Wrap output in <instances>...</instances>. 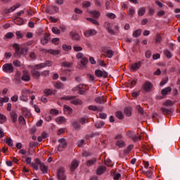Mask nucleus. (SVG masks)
I'll list each match as a JSON object with an SVG mask.
<instances>
[{"mask_svg": "<svg viewBox=\"0 0 180 180\" xmlns=\"http://www.w3.org/2000/svg\"><path fill=\"white\" fill-rule=\"evenodd\" d=\"M13 47L15 50L14 53V57H15V58H20L22 56H26L29 50V47H27L26 44L19 46V44H14Z\"/></svg>", "mask_w": 180, "mask_h": 180, "instance_id": "nucleus-1", "label": "nucleus"}, {"mask_svg": "<svg viewBox=\"0 0 180 180\" xmlns=\"http://www.w3.org/2000/svg\"><path fill=\"white\" fill-rule=\"evenodd\" d=\"M76 58H77V60H80V63L77 64V68L79 70H84V68H86V64H88L89 60L86 57L84 56V53H78L76 55Z\"/></svg>", "mask_w": 180, "mask_h": 180, "instance_id": "nucleus-2", "label": "nucleus"}, {"mask_svg": "<svg viewBox=\"0 0 180 180\" xmlns=\"http://www.w3.org/2000/svg\"><path fill=\"white\" fill-rule=\"evenodd\" d=\"M61 101H70L72 105H82V101L79 98H76L75 96H65L60 98Z\"/></svg>", "mask_w": 180, "mask_h": 180, "instance_id": "nucleus-3", "label": "nucleus"}, {"mask_svg": "<svg viewBox=\"0 0 180 180\" xmlns=\"http://www.w3.org/2000/svg\"><path fill=\"white\" fill-rule=\"evenodd\" d=\"M57 178L58 180H67V176L65 175V169L60 167L57 171Z\"/></svg>", "mask_w": 180, "mask_h": 180, "instance_id": "nucleus-4", "label": "nucleus"}, {"mask_svg": "<svg viewBox=\"0 0 180 180\" xmlns=\"http://www.w3.org/2000/svg\"><path fill=\"white\" fill-rule=\"evenodd\" d=\"M34 161L36 164L40 166L41 171L44 172V174H47V166H46L44 163L41 162V161H40V159L39 158H36Z\"/></svg>", "mask_w": 180, "mask_h": 180, "instance_id": "nucleus-5", "label": "nucleus"}, {"mask_svg": "<svg viewBox=\"0 0 180 180\" xmlns=\"http://www.w3.org/2000/svg\"><path fill=\"white\" fill-rule=\"evenodd\" d=\"M95 75L96 77H98V78H102V77H103V78H108V77H109L108 72L105 70L102 71L101 70H96L95 71Z\"/></svg>", "mask_w": 180, "mask_h": 180, "instance_id": "nucleus-6", "label": "nucleus"}, {"mask_svg": "<svg viewBox=\"0 0 180 180\" xmlns=\"http://www.w3.org/2000/svg\"><path fill=\"white\" fill-rule=\"evenodd\" d=\"M4 72H13V65L12 63H6L2 67Z\"/></svg>", "mask_w": 180, "mask_h": 180, "instance_id": "nucleus-7", "label": "nucleus"}, {"mask_svg": "<svg viewBox=\"0 0 180 180\" xmlns=\"http://www.w3.org/2000/svg\"><path fill=\"white\" fill-rule=\"evenodd\" d=\"M142 89H143L145 92H150V91L153 89L152 83L150 82H146L142 86Z\"/></svg>", "mask_w": 180, "mask_h": 180, "instance_id": "nucleus-8", "label": "nucleus"}, {"mask_svg": "<svg viewBox=\"0 0 180 180\" xmlns=\"http://www.w3.org/2000/svg\"><path fill=\"white\" fill-rule=\"evenodd\" d=\"M105 172H106V167L103 165L98 166L96 170V175H102Z\"/></svg>", "mask_w": 180, "mask_h": 180, "instance_id": "nucleus-9", "label": "nucleus"}, {"mask_svg": "<svg viewBox=\"0 0 180 180\" xmlns=\"http://www.w3.org/2000/svg\"><path fill=\"white\" fill-rule=\"evenodd\" d=\"M49 40H50V34L49 33H45L44 37L41 39V43L43 46H46V44L49 43Z\"/></svg>", "mask_w": 180, "mask_h": 180, "instance_id": "nucleus-10", "label": "nucleus"}, {"mask_svg": "<svg viewBox=\"0 0 180 180\" xmlns=\"http://www.w3.org/2000/svg\"><path fill=\"white\" fill-rule=\"evenodd\" d=\"M86 86L84 84H79L78 86L76 87V91H79V95H84L85 91H86Z\"/></svg>", "mask_w": 180, "mask_h": 180, "instance_id": "nucleus-11", "label": "nucleus"}, {"mask_svg": "<svg viewBox=\"0 0 180 180\" xmlns=\"http://www.w3.org/2000/svg\"><path fill=\"white\" fill-rule=\"evenodd\" d=\"M46 11L47 12V13H54L56 12H58V8L57 6H50L46 8Z\"/></svg>", "mask_w": 180, "mask_h": 180, "instance_id": "nucleus-12", "label": "nucleus"}, {"mask_svg": "<svg viewBox=\"0 0 180 180\" xmlns=\"http://www.w3.org/2000/svg\"><path fill=\"white\" fill-rule=\"evenodd\" d=\"M22 77L21 78V79H22V81H30V75L29 74V72L27 70H23L22 72Z\"/></svg>", "mask_w": 180, "mask_h": 180, "instance_id": "nucleus-13", "label": "nucleus"}, {"mask_svg": "<svg viewBox=\"0 0 180 180\" xmlns=\"http://www.w3.org/2000/svg\"><path fill=\"white\" fill-rule=\"evenodd\" d=\"M31 73L33 77V78H34L35 79H39V78H40V72H39L38 70H36V69H32L31 70Z\"/></svg>", "mask_w": 180, "mask_h": 180, "instance_id": "nucleus-14", "label": "nucleus"}, {"mask_svg": "<svg viewBox=\"0 0 180 180\" xmlns=\"http://www.w3.org/2000/svg\"><path fill=\"white\" fill-rule=\"evenodd\" d=\"M94 102H96V103H106V98L103 96H98L96 98H94Z\"/></svg>", "mask_w": 180, "mask_h": 180, "instance_id": "nucleus-15", "label": "nucleus"}, {"mask_svg": "<svg viewBox=\"0 0 180 180\" xmlns=\"http://www.w3.org/2000/svg\"><path fill=\"white\" fill-rule=\"evenodd\" d=\"M91 16L94 19H99V16H101V12L94 10L91 11Z\"/></svg>", "mask_w": 180, "mask_h": 180, "instance_id": "nucleus-16", "label": "nucleus"}, {"mask_svg": "<svg viewBox=\"0 0 180 180\" xmlns=\"http://www.w3.org/2000/svg\"><path fill=\"white\" fill-rule=\"evenodd\" d=\"M79 165V163L78 162V160H75L72 161L71 167H70V171L74 172L75 169H77V167Z\"/></svg>", "mask_w": 180, "mask_h": 180, "instance_id": "nucleus-17", "label": "nucleus"}, {"mask_svg": "<svg viewBox=\"0 0 180 180\" xmlns=\"http://www.w3.org/2000/svg\"><path fill=\"white\" fill-rule=\"evenodd\" d=\"M70 36H71L72 40H76L77 41H78L79 40V39H81L79 34H78L76 32H72L70 33Z\"/></svg>", "mask_w": 180, "mask_h": 180, "instance_id": "nucleus-18", "label": "nucleus"}, {"mask_svg": "<svg viewBox=\"0 0 180 180\" xmlns=\"http://www.w3.org/2000/svg\"><path fill=\"white\" fill-rule=\"evenodd\" d=\"M19 6H20V4H17L15 6H13L10 8L6 9L5 11V13H11V12H13V11H15V9H18V8H19Z\"/></svg>", "mask_w": 180, "mask_h": 180, "instance_id": "nucleus-19", "label": "nucleus"}, {"mask_svg": "<svg viewBox=\"0 0 180 180\" xmlns=\"http://www.w3.org/2000/svg\"><path fill=\"white\" fill-rule=\"evenodd\" d=\"M160 110L162 113V115H171V113H172V110H169L168 108L162 107L160 108Z\"/></svg>", "mask_w": 180, "mask_h": 180, "instance_id": "nucleus-20", "label": "nucleus"}, {"mask_svg": "<svg viewBox=\"0 0 180 180\" xmlns=\"http://www.w3.org/2000/svg\"><path fill=\"white\" fill-rule=\"evenodd\" d=\"M140 67H141V62L139 61L137 63H135L131 65V70H139Z\"/></svg>", "mask_w": 180, "mask_h": 180, "instance_id": "nucleus-21", "label": "nucleus"}, {"mask_svg": "<svg viewBox=\"0 0 180 180\" xmlns=\"http://www.w3.org/2000/svg\"><path fill=\"white\" fill-rule=\"evenodd\" d=\"M65 122H67V120H65L64 117H58L56 119V122L59 124H63V123H65Z\"/></svg>", "mask_w": 180, "mask_h": 180, "instance_id": "nucleus-22", "label": "nucleus"}, {"mask_svg": "<svg viewBox=\"0 0 180 180\" xmlns=\"http://www.w3.org/2000/svg\"><path fill=\"white\" fill-rule=\"evenodd\" d=\"M73 63L68 61L62 62L61 66L64 67L65 68H71L72 67Z\"/></svg>", "mask_w": 180, "mask_h": 180, "instance_id": "nucleus-23", "label": "nucleus"}, {"mask_svg": "<svg viewBox=\"0 0 180 180\" xmlns=\"http://www.w3.org/2000/svg\"><path fill=\"white\" fill-rule=\"evenodd\" d=\"M176 101H171V100H167L165 103H162L163 106H167V108L169 107V106H174V103Z\"/></svg>", "mask_w": 180, "mask_h": 180, "instance_id": "nucleus-24", "label": "nucleus"}, {"mask_svg": "<svg viewBox=\"0 0 180 180\" xmlns=\"http://www.w3.org/2000/svg\"><path fill=\"white\" fill-rule=\"evenodd\" d=\"M11 118L13 123H16V122H18V114L15 112H11Z\"/></svg>", "mask_w": 180, "mask_h": 180, "instance_id": "nucleus-25", "label": "nucleus"}, {"mask_svg": "<svg viewBox=\"0 0 180 180\" xmlns=\"http://www.w3.org/2000/svg\"><path fill=\"white\" fill-rule=\"evenodd\" d=\"M56 89H64V84L61 82H58L54 84Z\"/></svg>", "mask_w": 180, "mask_h": 180, "instance_id": "nucleus-26", "label": "nucleus"}, {"mask_svg": "<svg viewBox=\"0 0 180 180\" xmlns=\"http://www.w3.org/2000/svg\"><path fill=\"white\" fill-rule=\"evenodd\" d=\"M46 51L49 53V54H52V56H58V54H60V50L49 49Z\"/></svg>", "mask_w": 180, "mask_h": 180, "instance_id": "nucleus-27", "label": "nucleus"}, {"mask_svg": "<svg viewBox=\"0 0 180 180\" xmlns=\"http://www.w3.org/2000/svg\"><path fill=\"white\" fill-rule=\"evenodd\" d=\"M115 146H117V147H120V148H122L126 146V143H124V141H123L122 140H118L115 143Z\"/></svg>", "mask_w": 180, "mask_h": 180, "instance_id": "nucleus-28", "label": "nucleus"}, {"mask_svg": "<svg viewBox=\"0 0 180 180\" xmlns=\"http://www.w3.org/2000/svg\"><path fill=\"white\" fill-rule=\"evenodd\" d=\"M172 89L170 86L166 87L161 91L162 95H168L169 92H171Z\"/></svg>", "mask_w": 180, "mask_h": 180, "instance_id": "nucleus-29", "label": "nucleus"}, {"mask_svg": "<svg viewBox=\"0 0 180 180\" xmlns=\"http://www.w3.org/2000/svg\"><path fill=\"white\" fill-rule=\"evenodd\" d=\"M146 14V7H141L138 11L139 16H144Z\"/></svg>", "mask_w": 180, "mask_h": 180, "instance_id": "nucleus-30", "label": "nucleus"}, {"mask_svg": "<svg viewBox=\"0 0 180 180\" xmlns=\"http://www.w3.org/2000/svg\"><path fill=\"white\" fill-rule=\"evenodd\" d=\"M68 143H60L58 146V151H63L64 148H67Z\"/></svg>", "mask_w": 180, "mask_h": 180, "instance_id": "nucleus-31", "label": "nucleus"}, {"mask_svg": "<svg viewBox=\"0 0 180 180\" xmlns=\"http://www.w3.org/2000/svg\"><path fill=\"white\" fill-rule=\"evenodd\" d=\"M141 29L136 30L132 34L133 37H139V36H141Z\"/></svg>", "mask_w": 180, "mask_h": 180, "instance_id": "nucleus-32", "label": "nucleus"}, {"mask_svg": "<svg viewBox=\"0 0 180 180\" xmlns=\"http://www.w3.org/2000/svg\"><path fill=\"white\" fill-rule=\"evenodd\" d=\"M115 116L119 119L120 120H122L124 119V115H123V112L122 111H117L115 112Z\"/></svg>", "mask_w": 180, "mask_h": 180, "instance_id": "nucleus-33", "label": "nucleus"}, {"mask_svg": "<svg viewBox=\"0 0 180 180\" xmlns=\"http://www.w3.org/2000/svg\"><path fill=\"white\" fill-rule=\"evenodd\" d=\"M131 107H127L124 109V114L126 115V116H131Z\"/></svg>", "mask_w": 180, "mask_h": 180, "instance_id": "nucleus-34", "label": "nucleus"}, {"mask_svg": "<svg viewBox=\"0 0 180 180\" xmlns=\"http://www.w3.org/2000/svg\"><path fill=\"white\" fill-rule=\"evenodd\" d=\"M72 126L75 130H78V129H81V125L77 121H74L72 124Z\"/></svg>", "mask_w": 180, "mask_h": 180, "instance_id": "nucleus-35", "label": "nucleus"}, {"mask_svg": "<svg viewBox=\"0 0 180 180\" xmlns=\"http://www.w3.org/2000/svg\"><path fill=\"white\" fill-rule=\"evenodd\" d=\"M163 53L167 58H171V57H172V53L168 49L164 50Z\"/></svg>", "mask_w": 180, "mask_h": 180, "instance_id": "nucleus-36", "label": "nucleus"}, {"mask_svg": "<svg viewBox=\"0 0 180 180\" xmlns=\"http://www.w3.org/2000/svg\"><path fill=\"white\" fill-rule=\"evenodd\" d=\"M7 103V102H9V98H0V106H4V103Z\"/></svg>", "mask_w": 180, "mask_h": 180, "instance_id": "nucleus-37", "label": "nucleus"}, {"mask_svg": "<svg viewBox=\"0 0 180 180\" xmlns=\"http://www.w3.org/2000/svg\"><path fill=\"white\" fill-rule=\"evenodd\" d=\"M15 23H17V25H23V19L19 17H16L14 20Z\"/></svg>", "mask_w": 180, "mask_h": 180, "instance_id": "nucleus-38", "label": "nucleus"}, {"mask_svg": "<svg viewBox=\"0 0 180 180\" xmlns=\"http://www.w3.org/2000/svg\"><path fill=\"white\" fill-rule=\"evenodd\" d=\"M134 13H136V11H134V8H129V10L127 11V15H128V16H130L131 18L133 17Z\"/></svg>", "mask_w": 180, "mask_h": 180, "instance_id": "nucleus-39", "label": "nucleus"}, {"mask_svg": "<svg viewBox=\"0 0 180 180\" xmlns=\"http://www.w3.org/2000/svg\"><path fill=\"white\" fill-rule=\"evenodd\" d=\"M115 54V51H112V50H108L106 51V56L108 57V58H112V57H113Z\"/></svg>", "mask_w": 180, "mask_h": 180, "instance_id": "nucleus-40", "label": "nucleus"}, {"mask_svg": "<svg viewBox=\"0 0 180 180\" xmlns=\"http://www.w3.org/2000/svg\"><path fill=\"white\" fill-rule=\"evenodd\" d=\"M131 148H133V145H129L126 149L124 150V155H127L130 151H131Z\"/></svg>", "mask_w": 180, "mask_h": 180, "instance_id": "nucleus-41", "label": "nucleus"}, {"mask_svg": "<svg viewBox=\"0 0 180 180\" xmlns=\"http://www.w3.org/2000/svg\"><path fill=\"white\" fill-rule=\"evenodd\" d=\"M41 68H44V63L37 64L33 68V69H35L37 71V70H41Z\"/></svg>", "mask_w": 180, "mask_h": 180, "instance_id": "nucleus-42", "label": "nucleus"}, {"mask_svg": "<svg viewBox=\"0 0 180 180\" xmlns=\"http://www.w3.org/2000/svg\"><path fill=\"white\" fill-rule=\"evenodd\" d=\"M89 6H91V2L86 1L83 2L82 8H84V9H87Z\"/></svg>", "mask_w": 180, "mask_h": 180, "instance_id": "nucleus-43", "label": "nucleus"}, {"mask_svg": "<svg viewBox=\"0 0 180 180\" xmlns=\"http://www.w3.org/2000/svg\"><path fill=\"white\" fill-rule=\"evenodd\" d=\"M155 40V43H161V41H162V37L160 34H156Z\"/></svg>", "mask_w": 180, "mask_h": 180, "instance_id": "nucleus-44", "label": "nucleus"}, {"mask_svg": "<svg viewBox=\"0 0 180 180\" xmlns=\"http://www.w3.org/2000/svg\"><path fill=\"white\" fill-rule=\"evenodd\" d=\"M131 140L134 141V143H137V141H140L141 140V136H136V134L132 136Z\"/></svg>", "mask_w": 180, "mask_h": 180, "instance_id": "nucleus-45", "label": "nucleus"}, {"mask_svg": "<svg viewBox=\"0 0 180 180\" xmlns=\"http://www.w3.org/2000/svg\"><path fill=\"white\" fill-rule=\"evenodd\" d=\"M82 157H84L85 158H88L91 155V152L86 151V150H83L82 153Z\"/></svg>", "mask_w": 180, "mask_h": 180, "instance_id": "nucleus-46", "label": "nucleus"}, {"mask_svg": "<svg viewBox=\"0 0 180 180\" xmlns=\"http://www.w3.org/2000/svg\"><path fill=\"white\" fill-rule=\"evenodd\" d=\"M52 32L53 33H54V34H60V33H61V31L60 30V29L56 27H52Z\"/></svg>", "mask_w": 180, "mask_h": 180, "instance_id": "nucleus-47", "label": "nucleus"}, {"mask_svg": "<svg viewBox=\"0 0 180 180\" xmlns=\"http://www.w3.org/2000/svg\"><path fill=\"white\" fill-rule=\"evenodd\" d=\"M6 122V117L4 115L0 113V123H5Z\"/></svg>", "mask_w": 180, "mask_h": 180, "instance_id": "nucleus-48", "label": "nucleus"}, {"mask_svg": "<svg viewBox=\"0 0 180 180\" xmlns=\"http://www.w3.org/2000/svg\"><path fill=\"white\" fill-rule=\"evenodd\" d=\"M137 84V82L136 80H131L128 83V86L129 88H133Z\"/></svg>", "mask_w": 180, "mask_h": 180, "instance_id": "nucleus-49", "label": "nucleus"}, {"mask_svg": "<svg viewBox=\"0 0 180 180\" xmlns=\"http://www.w3.org/2000/svg\"><path fill=\"white\" fill-rule=\"evenodd\" d=\"M13 65H15V67H22V63H20V61H19L18 60H15L13 62Z\"/></svg>", "mask_w": 180, "mask_h": 180, "instance_id": "nucleus-50", "label": "nucleus"}, {"mask_svg": "<svg viewBox=\"0 0 180 180\" xmlns=\"http://www.w3.org/2000/svg\"><path fill=\"white\" fill-rule=\"evenodd\" d=\"M104 124L105 123L103 122H98L95 124V127H96V129H101Z\"/></svg>", "mask_w": 180, "mask_h": 180, "instance_id": "nucleus-51", "label": "nucleus"}, {"mask_svg": "<svg viewBox=\"0 0 180 180\" xmlns=\"http://www.w3.org/2000/svg\"><path fill=\"white\" fill-rule=\"evenodd\" d=\"M18 122L20 124H26V121L25 120V118L22 116L19 117Z\"/></svg>", "mask_w": 180, "mask_h": 180, "instance_id": "nucleus-52", "label": "nucleus"}, {"mask_svg": "<svg viewBox=\"0 0 180 180\" xmlns=\"http://www.w3.org/2000/svg\"><path fill=\"white\" fill-rule=\"evenodd\" d=\"M106 16H108V18L110 19H116V15H115L113 13H108L106 14Z\"/></svg>", "mask_w": 180, "mask_h": 180, "instance_id": "nucleus-53", "label": "nucleus"}, {"mask_svg": "<svg viewBox=\"0 0 180 180\" xmlns=\"http://www.w3.org/2000/svg\"><path fill=\"white\" fill-rule=\"evenodd\" d=\"M43 64L44 67H51V65H53V62L51 60H46Z\"/></svg>", "mask_w": 180, "mask_h": 180, "instance_id": "nucleus-54", "label": "nucleus"}, {"mask_svg": "<svg viewBox=\"0 0 180 180\" xmlns=\"http://www.w3.org/2000/svg\"><path fill=\"white\" fill-rule=\"evenodd\" d=\"M6 144H8L9 147H12L13 146V142L12 141V139H6Z\"/></svg>", "mask_w": 180, "mask_h": 180, "instance_id": "nucleus-55", "label": "nucleus"}, {"mask_svg": "<svg viewBox=\"0 0 180 180\" xmlns=\"http://www.w3.org/2000/svg\"><path fill=\"white\" fill-rule=\"evenodd\" d=\"M112 164V160L110 159H107L105 160V165H107V167H113V165Z\"/></svg>", "mask_w": 180, "mask_h": 180, "instance_id": "nucleus-56", "label": "nucleus"}, {"mask_svg": "<svg viewBox=\"0 0 180 180\" xmlns=\"http://www.w3.org/2000/svg\"><path fill=\"white\" fill-rule=\"evenodd\" d=\"M71 49H72L71 46H67L66 44L63 45V49L65 51H70V50H71Z\"/></svg>", "mask_w": 180, "mask_h": 180, "instance_id": "nucleus-57", "label": "nucleus"}, {"mask_svg": "<svg viewBox=\"0 0 180 180\" xmlns=\"http://www.w3.org/2000/svg\"><path fill=\"white\" fill-rule=\"evenodd\" d=\"M65 112H68L69 113H71L72 112V108L68 105L64 106Z\"/></svg>", "mask_w": 180, "mask_h": 180, "instance_id": "nucleus-58", "label": "nucleus"}, {"mask_svg": "<svg viewBox=\"0 0 180 180\" xmlns=\"http://www.w3.org/2000/svg\"><path fill=\"white\" fill-rule=\"evenodd\" d=\"M17 39H23V34H22V32H20V31H17L15 32Z\"/></svg>", "mask_w": 180, "mask_h": 180, "instance_id": "nucleus-59", "label": "nucleus"}, {"mask_svg": "<svg viewBox=\"0 0 180 180\" xmlns=\"http://www.w3.org/2000/svg\"><path fill=\"white\" fill-rule=\"evenodd\" d=\"M44 92L46 96H49V95H51V94H53V90H51V89H45Z\"/></svg>", "mask_w": 180, "mask_h": 180, "instance_id": "nucleus-60", "label": "nucleus"}, {"mask_svg": "<svg viewBox=\"0 0 180 180\" xmlns=\"http://www.w3.org/2000/svg\"><path fill=\"white\" fill-rule=\"evenodd\" d=\"M39 165L37 163H31L30 166L32 167V168H34V169H36V171H37L39 169Z\"/></svg>", "mask_w": 180, "mask_h": 180, "instance_id": "nucleus-61", "label": "nucleus"}, {"mask_svg": "<svg viewBox=\"0 0 180 180\" xmlns=\"http://www.w3.org/2000/svg\"><path fill=\"white\" fill-rule=\"evenodd\" d=\"M73 50L75 51H82V46H73Z\"/></svg>", "mask_w": 180, "mask_h": 180, "instance_id": "nucleus-62", "label": "nucleus"}, {"mask_svg": "<svg viewBox=\"0 0 180 180\" xmlns=\"http://www.w3.org/2000/svg\"><path fill=\"white\" fill-rule=\"evenodd\" d=\"M137 109H138V112L141 114V115H144V109H143V108L140 107V105H137Z\"/></svg>", "mask_w": 180, "mask_h": 180, "instance_id": "nucleus-63", "label": "nucleus"}, {"mask_svg": "<svg viewBox=\"0 0 180 180\" xmlns=\"http://www.w3.org/2000/svg\"><path fill=\"white\" fill-rule=\"evenodd\" d=\"M6 39H12L13 37V34L12 32H8L5 35Z\"/></svg>", "mask_w": 180, "mask_h": 180, "instance_id": "nucleus-64", "label": "nucleus"}]
</instances>
